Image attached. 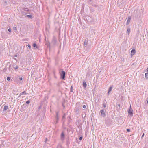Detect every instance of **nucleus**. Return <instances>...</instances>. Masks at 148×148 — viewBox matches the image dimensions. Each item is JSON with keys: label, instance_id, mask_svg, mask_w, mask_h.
<instances>
[{"label": "nucleus", "instance_id": "obj_1", "mask_svg": "<svg viewBox=\"0 0 148 148\" xmlns=\"http://www.w3.org/2000/svg\"><path fill=\"white\" fill-rule=\"evenodd\" d=\"M66 72L62 70L60 74V78L62 80H65V77Z\"/></svg>", "mask_w": 148, "mask_h": 148}, {"label": "nucleus", "instance_id": "obj_2", "mask_svg": "<svg viewBox=\"0 0 148 148\" xmlns=\"http://www.w3.org/2000/svg\"><path fill=\"white\" fill-rule=\"evenodd\" d=\"M127 112L130 116H133V111L132 109L131 108V106L128 110Z\"/></svg>", "mask_w": 148, "mask_h": 148}, {"label": "nucleus", "instance_id": "obj_3", "mask_svg": "<svg viewBox=\"0 0 148 148\" xmlns=\"http://www.w3.org/2000/svg\"><path fill=\"white\" fill-rule=\"evenodd\" d=\"M57 42V39L54 36L53 37L51 42V44L53 45H55Z\"/></svg>", "mask_w": 148, "mask_h": 148}, {"label": "nucleus", "instance_id": "obj_4", "mask_svg": "<svg viewBox=\"0 0 148 148\" xmlns=\"http://www.w3.org/2000/svg\"><path fill=\"white\" fill-rule=\"evenodd\" d=\"M61 140L62 141H64V140L65 134L63 132H62L60 136Z\"/></svg>", "mask_w": 148, "mask_h": 148}, {"label": "nucleus", "instance_id": "obj_5", "mask_svg": "<svg viewBox=\"0 0 148 148\" xmlns=\"http://www.w3.org/2000/svg\"><path fill=\"white\" fill-rule=\"evenodd\" d=\"M114 87L113 85L111 86L109 88L108 91V94L109 95L110 93V92L112 90V88Z\"/></svg>", "mask_w": 148, "mask_h": 148}, {"label": "nucleus", "instance_id": "obj_6", "mask_svg": "<svg viewBox=\"0 0 148 148\" xmlns=\"http://www.w3.org/2000/svg\"><path fill=\"white\" fill-rule=\"evenodd\" d=\"M105 112L103 110H100L101 115L103 117H104L106 116V115Z\"/></svg>", "mask_w": 148, "mask_h": 148}, {"label": "nucleus", "instance_id": "obj_7", "mask_svg": "<svg viewBox=\"0 0 148 148\" xmlns=\"http://www.w3.org/2000/svg\"><path fill=\"white\" fill-rule=\"evenodd\" d=\"M59 112H56V115L55 117V118L56 120V123H57L58 122V120L59 119Z\"/></svg>", "mask_w": 148, "mask_h": 148}, {"label": "nucleus", "instance_id": "obj_8", "mask_svg": "<svg viewBox=\"0 0 148 148\" xmlns=\"http://www.w3.org/2000/svg\"><path fill=\"white\" fill-rule=\"evenodd\" d=\"M91 72L90 71H88L87 73L86 76L87 77H90V75H91Z\"/></svg>", "mask_w": 148, "mask_h": 148}, {"label": "nucleus", "instance_id": "obj_9", "mask_svg": "<svg viewBox=\"0 0 148 148\" xmlns=\"http://www.w3.org/2000/svg\"><path fill=\"white\" fill-rule=\"evenodd\" d=\"M70 141L69 138H68L66 140V145L68 147H69V145L70 144Z\"/></svg>", "mask_w": 148, "mask_h": 148}, {"label": "nucleus", "instance_id": "obj_10", "mask_svg": "<svg viewBox=\"0 0 148 148\" xmlns=\"http://www.w3.org/2000/svg\"><path fill=\"white\" fill-rule=\"evenodd\" d=\"M83 86L84 88H86L87 86L86 81L84 80L83 82Z\"/></svg>", "mask_w": 148, "mask_h": 148}, {"label": "nucleus", "instance_id": "obj_11", "mask_svg": "<svg viewBox=\"0 0 148 148\" xmlns=\"http://www.w3.org/2000/svg\"><path fill=\"white\" fill-rule=\"evenodd\" d=\"M107 103L106 101V99L104 100L103 103V106L104 108H105L106 107V103Z\"/></svg>", "mask_w": 148, "mask_h": 148}, {"label": "nucleus", "instance_id": "obj_12", "mask_svg": "<svg viewBox=\"0 0 148 148\" xmlns=\"http://www.w3.org/2000/svg\"><path fill=\"white\" fill-rule=\"evenodd\" d=\"M131 55L132 56L134 55L136 53V50L134 49H132L131 51Z\"/></svg>", "mask_w": 148, "mask_h": 148}, {"label": "nucleus", "instance_id": "obj_13", "mask_svg": "<svg viewBox=\"0 0 148 148\" xmlns=\"http://www.w3.org/2000/svg\"><path fill=\"white\" fill-rule=\"evenodd\" d=\"M131 20V17H129L127 20L126 22V25H128L130 23V22Z\"/></svg>", "mask_w": 148, "mask_h": 148}, {"label": "nucleus", "instance_id": "obj_14", "mask_svg": "<svg viewBox=\"0 0 148 148\" xmlns=\"http://www.w3.org/2000/svg\"><path fill=\"white\" fill-rule=\"evenodd\" d=\"M67 114H66L65 113L63 114L62 117V120L63 121V123H64V121L63 120L65 118Z\"/></svg>", "mask_w": 148, "mask_h": 148}, {"label": "nucleus", "instance_id": "obj_15", "mask_svg": "<svg viewBox=\"0 0 148 148\" xmlns=\"http://www.w3.org/2000/svg\"><path fill=\"white\" fill-rule=\"evenodd\" d=\"M88 41L87 40H85L84 43V46H86L88 44Z\"/></svg>", "mask_w": 148, "mask_h": 148}, {"label": "nucleus", "instance_id": "obj_16", "mask_svg": "<svg viewBox=\"0 0 148 148\" xmlns=\"http://www.w3.org/2000/svg\"><path fill=\"white\" fill-rule=\"evenodd\" d=\"M12 66L13 68L15 69V70L17 69L18 68L17 65L15 64L13 65Z\"/></svg>", "mask_w": 148, "mask_h": 148}, {"label": "nucleus", "instance_id": "obj_17", "mask_svg": "<svg viewBox=\"0 0 148 148\" xmlns=\"http://www.w3.org/2000/svg\"><path fill=\"white\" fill-rule=\"evenodd\" d=\"M8 108V106H4L3 111H5Z\"/></svg>", "mask_w": 148, "mask_h": 148}, {"label": "nucleus", "instance_id": "obj_18", "mask_svg": "<svg viewBox=\"0 0 148 148\" xmlns=\"http://www.w3.org/2000/svg\"><path fill=\"white\" fill-rule=\"evenodd\" d=\"M23 10L24 11H29V10L28 8H23Z\"/></svg>", "mask_w": 148, "mask_h": 148}, {"label": "nucleus", "instance_id": "obj_19", "mask_svg": "<svg viewBox=\"0 0 148 148\" xmlns=\"http://www.w3.org/2000/svg\"><path fill=\"white\" fill-rule=\"evenodd\" d=\"M27 94L26 93L25 91H24L23 92H22L20 94V96H21V95H23V94H24L25 95H26Z\"/></svg>", "mask_w": 148, "mask_h": 148}, {"label": "nucleus", "instance_id": "obj_20", "mask_svg": "<svg viewBox=\"0 0 148 148\" xmlns=\"http://www.w3.org/2000/svg\"><path fill=\"white\" fill-rule=\"evenodd\" d=\"M145 76L146 79H148V72L145 73Z\"/></svg>", "mask_w": 148, "mask_h": 148}, {"label": "nucleus", "instance_id": "obj_21", "mask_svg": "<svg viewBox=\"0 0 148 148\" xmlns=\"http://www.w3.org/2000/svg\"><path fill=\"white\" fill-rule=\"evenodd\" d=\"M127 34L128 35H129L130 32V29L129 27H128L127 29Z\"/></svg>", "mask_w": 148, "mask_h": 148}, {"label": "nucleus", "instance_id": "obj_22", "mask_svg": "<svg viewBox=\"0 0 148 148\" xmlns=\"http://www.w3.org/2000/svg\"><path fill=\"white\" fill-rule=\"evenodd\" d=\"M33 46L34 47H36V48H37V46L36 44V43H34L33 44Z\"/></svg>", "mask_w": 148, "mask_h": 148}, {"label": "nucleus", "instance_id": "obj_23", "mask_svg": "<svg viewBox=\"0 0 148 148\" xmlns=\"http://www.w3.org/2000/svg\"><path fill=\"white\" fill-rule=\"evenodd\" d=\"M88 3L90 4H92L93 3V1L92 0H89Z\"/></svg>", "mask_w": 148, "mask_h": 148}, {"label": "nucleus", "instance_id": "obj_24", "mask_svg": "<svg viewBox=\"0 0 148 148\" xmlns=\"http://www.w3.org/2000/svg\"><path fill=\"white\" fill-rule=\"evenodd\" d=\"M3 4L4 5H7V2L6 1H4Z\"/></svg>", "mask_w": 148, "mask_h": 148}, {"label": "nucleus", "instance_id": "obj_25", "mask_svg": "<svg viewBox=\"0 0 148 148\" xmlns=\"http://www.w3.org/2000/svg\"><path fill=\"white\" fill-rule=\"evenodd\" d=\"M21 14H22V15H24L25 14H26V13H25L24 11H21Z\"/></svg>", "mask_w": 148, "mask_h": 148}, {"label": "nucleus", "instance_id": "obj_26", "mask_svg": "<svg viewBox=\"0 0 148 148\" xmlns=\"http://www.w3.org/2000/svg\"><path fill=\"white\" fill-rule=\"evenodd\" d=\"M8 69L10 71L12 69V68L11 67V64H10L9 65V67H8Z\"/></svg>", "mask_w": 148, "mask_h": 148}, {"label": "nucleus", "instance_id": "obj_27", "mask_svg": "<svg viewBox=\"0 0 148 148\" xmlns=\"http://www.w3.org/2000/svg\"><path fill=\"white\" fill-rule=\"evenodd\" d=\"M46 45H47V47H50V43L49 42L48 43H47L46 44Z\"/></svg>", "mask_w": 148, "mask_h": 148}, {"label": "nucleus", "instance_id": "obj_28", "mask_svg": "<svg viewBox=\"0 0 148 148\" xmlns=\"http://www.w3.org/2000/svg\"><path fill=\"white\" fill-rule=\"evenodd\" d=\"M73 86H71V88H70V92H73Z\"/></svg>", "mask_w": 148, "mask_h": 148}, {"label": "nucleus", "instance_id": "obj_29", "mask_svg": "<svg viewBox=\"0 0 148 148\" xmlns=\"http://www.w3.org/2000/svg\"><path fill=\"white\" fill-rule=\"evenodd\" d=\"M27 16L29 18H31L32 17V16L31 15H27Z\"/></svg>", "mask_w": 148, "mask_h": 148}, {"label": "nucleus", "instance_id": "obj_30", "mask_svg": "<svg viewBox=\"0 0 148 148\" xmlns=\"http://www.w3.org/2000/svg\"><path fill=\"white\" fill-rule=\"evenodd\" d=\"M86 117V114H83L82 115V117L83 118H84Z\"/></svg>", "mask_w": 148, "mask_h": 148}, {"label": "nucleus", "instance_id": "obj_31", "mask_svg": "<svg viewBox=\"0 0 148 148\" xmlns=\"http://www.w3.org/2000/svg\"><path fill=\"white\" fill-rule=\"evenodd\" d=\"M30 101L29 100H27L26 102V104H29L30 103Z\"/></svg>", "mask_w": 148, "mask_h": 148}, {"label": "nucleus", "instance_id": "obj_32", "mask_svg": "<svg viewBox=\"0 0 148 148\" xmlns=\"http://www.w3.org/2000/svg\"><path fill=\"white\" fill-rule=\"evenodd\" d=\"M7 80L8 81H10V77H8L7 78Z\"/></svg>", "mask_w": 148, "mask_h": 148}, {"label": "nucleus", "instance_id": "obj_33", "mask_svg": "<svg viewBox=\"0 0 148 148\" xmlns=\"http://www.w3.org/2000/svg\"><path fill=\"white\" fill-rule=\"evenodd\" d=\"M62 106L64 108L65 107V106L64 105V102H63L62 104Z\"/></svg>", "mask_w": 148, "mask_h": 148}, {"label": "nucleus", "instance_id": "obj_34", "mask_svg": "<svg viewBox=\"0 0 148 148\" xmlns=\"http://www.w3.org/2000/svg\"><path fill=\"white\" fill-rule=\"evenodd\" d=\"M82 138H83V137L82 136H81L80 137H79V140L81 141L82 139Z\"/></svg>", "mask_w": 148, "mask_h": 148}, {"label": "nucleus", "instance_id": "obj_35", "mask_svg": "<svg viewBox=\"0 0 148 148\" xmlns=\"http://www.w3.org/2000/svg\"><path fill=\"white\" fill-rule=\"evenodd\" d=\"M7 68H6V67H5L4 69H3V71H4V72H5V71H6V70H7Z\"/></svg>", "mask_w": 148, "mask_h": 148}, {"label": "nucleus", "instance_id": "obj_36", "mask_svg": "<svg viewBox=\"0 0 148 148\" xmlns=\"http://www.w3.org/2000/svg\"><path fill=\"white\" fill-rule=\"evenodd\" d=\"M67 119L69 121L70 120H71V117L70 116H68L67 117Z\"/></svg>", "mask_w": 148, "mask_h": 148}, {"label": "nucleus", "instance_id": "obj_37", "mask_svg": "<svg viewBox=\"0 0 148 148\" xmlns=\"http://www.w3.org/2000/svg\"><path fill=\"white\" fill-rule=\"evenodd\" d=\"M83 107L84 108H86V105H84L83 106Z\"/></svg>", "mask_w": 148, "mask_h": 148}, {"label": "nucleus", "instance_id": "obj_38", "mask_svg": "<svg viewBox=\"0 0 148 148\" xmlns=\"http://www.w3.org/2000/svg\"><path fill=\"white\" fill-rule=\"evenodd\" d=\"M92 5L93 6L95 7H97V5L96 4H93Z\"/></svg>", "mask_w": 148, "mask_h": 148}, {"label": "nucleus", "instance_id": "obj_39", "mask_svg": "<svg viewBox=\"0 0 148 148\" xmlns=\"http://www.w3.org/2000/svg\"><path fill=\"white\" fill-rule=\"evenodd\" d=\"M27 46L30 49L31 48V45L29 44H28L27 45Z\"/></svg>", "mask_w": 148, "mask_h": 148}, {"label": "nucleus", "instance_id": "obj_40", "mask_svg": "<svg viewBox=\"0 0 148 148\" xmlns=\"http://www.w3.org/2000/svg\"><path fill=\"white\" fill-rule=\"evenodd\" d=\"M47 141H48V140H47V138H45V143H47Z\"/></svg>", "mask_w": 148, "mask_h": 148}, {"label": "nucleus", "instance_id": "obj_41", "mask_svg": "<svg viewBox=\"0 0 148 148\" xmlns=\"http://www.w3.org/2000/svg\"><path fill=\"white\" fill-rule=\"evenodd\" d=\"M19 79L20 81H21L23 79V78L22 77H20L19 78Z\"/></svg>", "mask_w": 148, "mask_h": 148}, {"label": "nucleus", "instance_id": "obj_42", "mask_svg": "<svg viewBox=\"0 0 148 148\" xmlns=\"http://www.w3.org/2000/svg\"><path fill=\"white\" fill-rule=\"evenodd\" d=\"M126 130L128 132H130V129H127Z\"/></svg>", "mask_w": 148, "mask_h": 148}, {"label": "nucleus", "instance_id": "obj_43", "mask_svg": "<svg viewBox=\"0 0 148 148\" xmlns=\"http://www.w3.org/2000/svg\"><path fill=\"white\" fill-rule=\"evenodd\" d=\"M8 31L9 32H11V29L10 28H9L8 29Z\"/></svg>", "mask_w": 148, "mask_h": 148}, {"label": "nucleus", "instance_id": "obj_44", "mask_svg": "<svg viewBox=\"0 0 148 148\" xmlns=\"http://www.w3.org/2000/svg\"><path fill=\"white\" fill-rule=\"evenodd\" d=\"M13 29L14 30H16V27H14Z\"/></svg>", "mask_w": 148, "mask_h": 148}, {"label": "nucleus", "instance_id": "obj_45", "mask_svg": "<svg viewBox=\"0 0 148 148\" xmlns=\"http://www.w3.org/2000/svg\"><path fill=\"white\" fill-rule=\"evenodd\" d=\"M17 57V55H16V54L14 56V57Z\"/></svg>", "mask_w": 148, "mask_h": 148}, {"label": "nucleus", "instance_id": "obj_46", "mask_svg": "<svg viewBox=\"0 0 148 148\" xmlns=\"http://www.w3.org/2000/svg\"><path fill=\"white\" fill-rule=\"evenodd\" d=\"M146 70H147V72H148V67L146 69Z\"/></svg>", "mask_w": 148, "mask_h": 148}, {"label": "nucleus", "instance_id": "obj_47", "mask_svg": "<svg viewBox=\"0 0 148 148\" xmlns=\"http://www.w3.org/2000/svg\"><path fill=\"white\" fill-rule=\"evenodd\" d=\"M144 134L143 133V135H142V137H143L144 136Z\"/></svg>", "mask_w": 148, "mask_h": 148}, {"label": "nucleus", "instance_id": "obj_48", "mask_svg": "<svg viewBox=\"0 0 148 148\" xmlns=\"http://www.w3.org/2000/svg\"><path fill=\"white\" fill-rule=\"evenodd\" d=\"M120 104H118V106H119V107H120Z\"/></svg>", "mask_w": 148, "mask_h": 148}, {"label": "nucleus", "instance_id": "obj_49", "mask_svg": "<svg viewBox=\"0 0 148 148\" xmlns=\"http://www.w3.org/2000/svg\"><path fill=\"white\" fill-rule=\"evenodd\" d=\"M147 103L148 104V100L147 101Z\"/></svg>", "mask_w": 148, "mask_h": 148}, {"label": "nucleus", "instance_id": "obj_50", "mask_svg": "<svg viewBox=\"0 0 148 148\" xmlns=\"http://www.w3.org/2000/svg\"><path fill=\"white\" fill-rule=\"evenodd\" d=\"M53 73H54V74H55V72L54 71H53Z\"/></svg>", "mask_w": 148, "mask_h": 148}, {"label": "nucleus", "instance_id": "obj_51", "mask_svg": "<svg viewBox=\"0 0 148 148\" xmlns=\"http://www.w3.org/2000/svg\"><path fill=\"white\" fill-rule=\"evenodd\" d=\"M20 96H20V94H19V95L18 97H20Z\"/></svg>", "mask_w": 148, "mask_h": 148}, {"label": "nucleus", "instance_id": "obj_52", "mask_svg": "<svg viewBox=\"0 0 148 148\" xmlns=\"http://www.w3.org/2000/svg\"><path fill=\"white\" fill-rule=\"evenodd\" d=\"M14 59H15V60H16V59L15 58Z\"/></svg>", "mask_w": 148, "mask_h": 148}]
</instances>
